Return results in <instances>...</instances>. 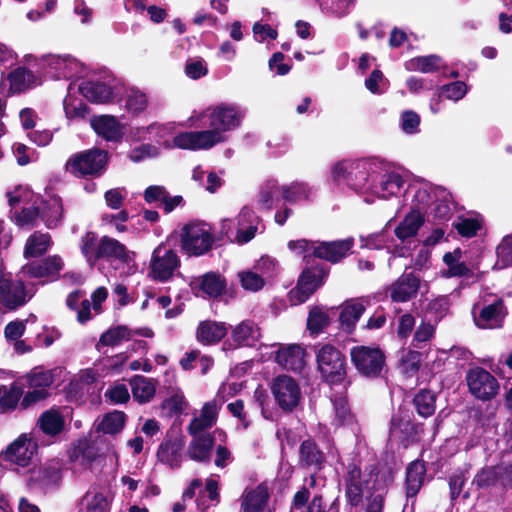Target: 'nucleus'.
I'll return each mask as SVG.
<instances>
[{
  "label": "nucleus",
  "mask_w": 512,
  "mask_h": 512,
  "mask_svg": "<svg viewBox=\"0 0 512 512\" xmlns=\"http://www.w3.org/2000/svg\"><path fill=\"white\" fill-rule=\"evenodd\" d=\"M115 88L113 80L107 82L85 81L79 86V91L91 102L107 103L113 98Z\"/></svg>",
  "instance_id": "nucleus-24"
},
{
  "label": "nucleus",
  "mask_w": 512,
  "mask_h": 512,
  "mask_svg": "<svg viewBox=\"0 0 512 512\" xmlns=\"http://www.w3.org/2000/svg\"><path fill=\"white\" fill-rule=\"evenodd\" d=\"M83 500L86 501L87 512H108L111 495H104L102 492L88 491Z\"/></svg>",
  "instance_id": "nucleus-50"
},
{
  "label": "nucleus",
  "mask_w": 512,
  "mask_h": 512,
  "mask_svg": "<svg viewBox=\"0 0 512 512\" xmlns=\"http://www.w3.org/2000/svg\"><path fill=\"white\" fill-rule=\"evenodd\" d=\"M443 262L447 269L442 272V275L446 278L463 277L472 279L473 282L479 279L478 266L474 263L467 264L462 259V251L459 248L445 253Z\"/></svg>",
  "instance_id": "nucleus-18"
},
{
  "label": "nucleus",
  "mask_w": 512,
  "mask_h": 512,
  "mask_svg": "<svg viewBox=\"0 0 512 512\" xmlns=\"http://www.w3.org/2000/svg\"><path fill=\"white\" fill-rule=\"evenodd\" d=\"M281 192V187L274 180L267 181L257 196L258 209L269 211L273 208L275 200Z\"/></svg>",
  "instance_id": "nucleus-44"
},
{
  "label": "nucleus",
  "mask_w": 512,
  "mask_h": 512,
  "mask_svg": "<svg viewBox=\"0 0 512 512\" xmlns=\"http://www.w3.org/2000/svg\"><path fill=\"white\" fill-rule=\"evenodd\" d=\"M364 311L365 304L362 300H355L347 303L342 308L339 316L342 328L347 332H351Z\"/></svg>",
  "instance_id": "nucleus-39"
},
{
  "label": "nucleus",
  "mask_w": 512,
  "mask_h": 512,
  "mask_svg": "<svg viewBox=\"0 0 512 512\" xmlns=\"http://www.w3.org/2000/svg\"><path fill=\"white\" fill-rule=\"evenodd\" d=\"M316 362L322 377L331 384L344 380L346 375L345 356L331 344L319 346L316 351Z\"/></svg>",
  "instance_id": "nucleus-6"
},
{
  "label": "nucleus",
  "mask_w": 512,
  "mask_h": 512,
  "mask_svg": "<svg viewBox=\"0 0 512 512\" xmlns=\"http://www.w3.org/2000/svg\"><path fill=\"white\" fill-rule=\"evenodd\" d=\"M219 406L216 400L205 403L200 415L195 417L188 426L190 435L205 434L204 431L216 423Z\"/></svg>",
  "instance_id": "nucleus-28"
},
{
  "label": "nucleus",
  "mask_w": 512,
  "mask_h": 512,
  "mask_svg": "<svg viewBox=\"0 0 512 512\" xmlns=\"http://www.w3.org/2000/svg\"><path fill=\"white\" fill-rule=\"evenodd\" d=\"M37 451L38 443L32 434L23 433L0 454V461H6L20 467H27Z\"/></svg>",
  "instance_id": "nucleus-10"
},
{
  "label": "nucleus",
  "mask_w": 512,
  "mask_h": 512,
  "mask_svg": "<svg viewBox=\"0 0 512 512\" xmlns=\"http://www.w3.org/2000/svg\"><path fill=\"white\" fill-rule=\"evenodd\" d=\"M41 219L48 228L57 227L63 219L62 201L57 196H52L42 202Z\"/></svg>",
  "instance_id": "nucleus-35"
},
{
  "label": "nucleus",
  "mask_w": 512,
  "mask_h": 512,
  "mask_svg": "<svg viewBox=\"0 0 512 512\" xmlns=\"http://www.w3.org/2000/svg\"><path fill=\"white\" fill-rule=\"evenodd\" d=\"M466 381L470 393L479 400H490L498 394L499 384L496 378L483 368L471 369Z\"/></svg>",
  "instance_id": "nucleus-12"
},
{
  "label": "nucleus",
  "mask_w": 512,
  "mask_h": 512,
  "mask_svg": "<svg viewBox=\"0 0 512 512\" xmlns=\"http://www.w3.org/2000/svg\"><path fill=\"white\" fill-rule=\"evenodd\" d=\"M237 230L235 236V242L239 244H245L252 240L258 230L259 217L255 215L254 211L245 206L241 209L239 215L236 218Z\"/></svg>",
  "instance_id": "nucleus-22"
},
{
  "label": "nucleus",
  "mask_w": 512,
  "mask_h": 512,
  "mask_svg": "<svg viewBox=\"0 0 512 512\" xmlns=\"http://www.w3.org/2000/svg\"><path fill=\"white\" fill-rule=\"evenodd\" d=\"M193 437L188 448V454L191 459L196 461L209 460L211 450L214 445L216 438L224 439L225 433L222 430H215L213 435L211 434H196L191 435Z\"/></svg>",
  "instance_id": "nucleus-20"
},
{
  "label": "nucleus",
  "mask_w": 512,
  "mask_h": 512,
  "mask_svg": "<svg viewBox=\"0 0 512 512\" xmlns=\"http://www.w3.org/2000/svg\"><path fill=\"white\" fill-rule=\"evenodd\" d=\"M270 497L269 489L265 482L251 490H245L242 508L244 512H259L264 510Z\"/></svg>",
  "instance_id": "nucleus-34"
},
{
  "label": "nucleus",
  "mask_w": 512,
  "mask_h": 512,
  "mask_svg": "<svg viewBox=\"0 0 512 512\" xmlns=\"http://www.w3.org/2000/svg\"><path fill=\"white\" fill-rule=\"evenodd\" d=\"M467 91V85L462 81L452 82L442 86L441 88L443 97L455 102L462 99L466 95Z\"/></svg>",
  "instance_id": "nucleus-61"
},
{
  "label": "nucleus",
  "mask_w": 512,
  "mask_h": 512,
  "mask_svg": "<svg viewBox=\"0 0 512 512\" xmlns=\"http://www.w3.org/2000/svg\"><path fill=\"white\" fill-rule=\"evenodd\" d=\"M420 280L412 273L400 276L388 289L393 302H407L414 298L419 289Z\"/></svg>",
  "instance_id": "nucleus-19"
},
{
  "label": "nucleus",
  "mask_w": 512,
  "mask_h": 512,
  "mask_svg": "<svg viewBox=\"0 0 512 512\" xmlns=\"http://www.w3.org/2000/svg\"><path fill=\"white\" fill-rule=\"evenodd\" d=\"M434 194V188L426 181L417 180L409 184L407 195L411 196V211H425L433 202Z\"/></svg>",
  "instance_id": "nucleus-25"
},
{
  "label": "nucleus",
  "mask_w": 512,
  "mask_h": 512,
  "mask_svg": "<svg viewBox=\"0 0 512 512\" xmlns=\"http://www.w3.org/2000/svg\"><path fill=\"white\" fill-rule=\"evenodd\" d=\"M8 203L11 207V211L17 210V206L20 204H28L34 198L33 192L23 186H17L14 190L7 192Z\"/></svg>",
  "instance_id": "nucleus-56"
},
{
  "label": "nucleus",
  "mask_w": 512,
  "mask_h": 512,
  "mask_svg": "<svg viewBox=\"0 0 512 512\" xmlns=\"http://www.w3.org/2000/svg\"><path fill=\"white\" fill-rule=\"evenodd\" d=\"M246 117V109L236 103H219L202 110H194L187 119L189 127L205 128L199 131L178 133L171 141H164L166 148L184 150H209L227 141V133L238 129Z\"/></svg>",
  "instance_id": "nucleus-1"
},
{
  "label": "nucleus",
  "mask_w": 512,
  "mask_h": 512,
  "mask_svg": "<svg viewBox=\"0 0 512 512\" xmlns=\"http://www.w3.org/2000/svg\"><path fill=\"white\" fill-rule=\"evenodd\" d=\"M275 360L287 370H300L304 365V350L297 344L282 346L277 351Z\"/></svg>",
  "instance_id": "nucleus-31"
},
{
  "label": "nucleus",
  "mask_w": 512,
  "mask_h": 512,
  "mask_svg": "<svg viewBox=\"0 0 512 512\" xmlns=\"http://www.w3.org/2000/svg\"><path fill=\"white\" fill-rule=\"evenodd\" d=\"M133 398L139 403L152 400L156 392V384L152 379L136 375L130 380Z\"/></svg>",
  "instance_id": "nucleus-38"
},
{
  "label": "nucleus",
  "mask_w": 512,
  "mask_h": 512,
  "mask_svg": "<svg viewBox=\"0 0 512 512\" xmlns=\"http://www.w3.org/2000/svg\"><path fill=\"white\" fill-rule=\"evenodd\" d=\"M34 75L25 68H17L9 74L10 87L14 92H20L30 86Z\"/></svg>",
  "instance_id": "nucleus-55"
},
{
  "label": "nucleus",
  "mask_w": 512,
  "mask_h": 512,
  "mask_svg": "<svg viewBox=\"0 0 512 512\" xmlns=\"http://www.w3.org/2000/svg\"><path fill=\"white\" fill-rule=\"evenodd\" d=\"M11 218L20 227L32 228L38 224L41 215L38 207L31 206L11 211Z\"/></svg>",
  "instance_id": "nucleus-49"
},
{
  "label": "nucleus",
  "mask_w": 512,
  "mask_h": 512,
  "mask_svg": "<svg viewBox=\"0 0 512 512\" xmlns=\"http://www.w3.org/2000/svg\"><path fill=\"white\" fill-rule=\"evenodd\" d=\"M126 415L122 411H112L107 413L100 422L97 423V430L106 434L119 433L125 425Z\"/></svg>",
  "instance_id": "nucleus-47"
},
{
  "label": "nucleus",
  "mask_w": 512,
  "mask_h": 512,
  "mask_svg": "<svg viewBox=\"0 0 512 512\" xmlns=\"http://www.w3.org/2000/svg\"><path fill=\"white\" fill-rule=\"evenodd\" d=\"M288 249L308 263L310 258H316L317 241H308L306 239L291 240L288 242Z\"/></svg>",
  "instance_id": "nucleus-52"
},
{
  "label": "nucleus",
  "mask_w": 512,
  "mask_h": 512,
  "mask_svg": "<svg viewBox=\"0 0 512 512\" xmlns=\"http://www.w3.org/2000/svg\"><path fill=\"white\" fill-rule=\"evenodd\" d=\"M107 152L100 149H89L73 154L66 162V171L75 177H98L106 168Z\"/></svg>",
  "instance_id": "nucleus-4"
},
{
  "label": "nucleus",
  "mask_w": 512,
  "mask_h": 512,
  "mask_svg": "<svg viewBox=\"0 0 512 512\" xmlns=\"http://www.w3.org/2000/svg\"><path fill=\"white\" fill-rule=\"evenodd\" d=\"M36 426L43 434L53 438L63 432L65 418L59 409L51 408L39 416Z\"/></svg>",
  "instance_id": "nucleus-29"
},
{
  "label": "nucleus",
  "mask_w": 512,
  "mask_h": 512,
  "mask_svg": "<svg viewBox=\"0 0 512 512\" xmlns=\"http://www.w3.org/2000/svg\"><path fill=\"white\" fill-rule=\"evenodd\" d=\"M180 265L177 253L168 243L159 244L153 251L150 261V275L164 282L170 279Z\"/></svg>",
  "instance_id": "nucleus-9"
},
{
  "label": "nucleus",
  "mask_w": 512,
  "mask_h": 512,
  "mask_svg": "<svg viewBox=\"0 0 512 512\" xmlns=\"http://www.w3.org/2000/svg\"><path fill=\"white\" fill-rule=\"evenodd\" d=\"M58 369L44 370L43 368H35L28 375L29 390L22 401L25 407L30 406L47 397V388L54 382V377L58 373Z\"/></svg>",
  "instance_id": "nucleus-14"
},
{
  "label": "nucleus",
  "mask_w": 512,
  "mask_h": 512,
  "mask_svg": "<svg viewBox=\"0 0 512 512\" xmlns=\"http://www.w3.org/2000/svg\"><path fill=\"white\" fill-rule=\"evenodd\" d=\"M333 405L335 417L332 424L335 427L351 425L354 421V416L348 407L347 400L344 397L337 398L334 400Z\"/></svg>",
  "instance_id": "nucleus-53"
},
{
  "label": "nucleus",
  "mask_w": 512,
  "mask_h": 512,
  "mask_svg": "<svg viewBox=\"0 0 512 512\" xmlns=\"http://www.w3.org/2000/svg\"><path fill=\"white\" fill-rule=\"evenodd\" d=\"M35 61L38 69L55 79L82 77L85 73V66L68 54H48Z\"/></svg>",
  "instance_id": "nucleus-5"
},
{
  "label": "nucleus",
  "mask_w": 512,
  "mask_h": 512,
  "mask_svg": "<svg viewBox=\"0 0 512 512\" xmlns=\"http://www.w3.org/2000/svg\"><path fill=\"white\" fill-rule=\"evenodd\" d=\"M260 338V328L251 320H244L231 329V339L238 347H253Z\"/></svg>",
  "instance_id": "nucleus-26"
},
{
  "label": "nucleus",
  "mask_w": 512,
  "mask_h": 512,
  "mask_svg": "<svg viewBox=\"0 0 512 512\" xmlns=\"http://www.w3.org/2000/svg\"><path fill=\"white\" fill-rule=\"evenodd\" d=\"M253 269L266 281V279H271L278 273L279 266L274 258L263 256L256 262Z\"/></svg>",
  "instance_id": "nucleus-58"
},
{
  "label": "nucleus",
  "mask_w": 512,
  "mask_h": 512,
  "mask_svg": "<svg viewBox=\"0 0 512 512\" xmlns=\"http://www.w3.org/2000/svg\"><path fill=\"white\" fill-rule=\"evenodd\" d=\"M90 123L94 131L108 141L119 140L122 136V126L114 116L93 117Z\"/></svg>",
  "instance_id": "nucleus-30"
},
{
  "label": "nucleus",
  "mask_w": 512,
  "mask_h": 512,
  "mask_svg": "<svg viewBox=\"0 0 512 512\" xmlns=\"http://www.w3.org/2000/svg\"><path fill=\"white\" fill-rule=\"evenodd\" d=\"M300 464L311 470H320L325 462L324 453L313 440L303 441L299 448Z\"/></svg>",
  "instance_id": "nucleus-33"
},
{
  "label": "nucleus",
  "mask_w": 512,
  "mask_h": 512,
  "mask_svg": "<svg viewBox=\"0 0 512 512\" xmlns=\"http://www.w3.org/2000/svg\"><path fill=\"white\" fill-rule=\"evenodd\" d=\"M282 198L292 204L309 200L313 190L306 183L293 182L281 187Z\"/></svg>",
  "instance_id": "nucleus-42"
},
{
  "label": "nucleus",
  "mask_w": 512,
  "mask_h": 512,
  "mask_svg": "<svg viewBox=\"0 0 512 512\" xmlns=\"http://www.w3.org/2000/svg\"><path fill=\"white\" fill-rule=\"evenodd\" d=\"M51 245V237L48 233L35 232L25 245V257H37L44 254Z\"/></svg>",
  "instance_id": "nucleus-45"
},
{
  "label": "nucleus",
  "mask_w": 512,
  "mask_h": 512,
  "mask_svg": "<svg viewBox=\"0 0 512 512\" xmlns=\"http://www.w3.org/2000/svg\"><path fill=\"white\" fill-rule=\"evenodd\" d=\"M180 247L188 256H202L209 252L214 243L212 229L203 221H191L182 226L179 232Z\"/></svg>",
  "instance_id": "nucleus-3"
},
{
  "label": "nucleus",
  "mask_w": 512,
  "mask_h": 512,
  "mask_svg": "<svg viewBox=\"0 0 512 512\" xmlns=\"http://www.w3.org/2000/svg\"><path fill=\"white\" fill-rule=\"evenodd\" d=\"M122 101L125 110L133 116L142 113L148 106L147 95L137 88L126 89Z\"/></svg>",
  "instance_id": "nucleus-40"
},
{
  "label": "nucleus",
  "mask_w": 512,
  "mask_h": 512,
  "mask_svg": "<svg viewBox=\"0 0 512 512\" xmlns=\"http://www.w3.org/2000/svg\"><path fill=\"white\" fill-rule=\"evenodd\" d=\"M414 403L419 415L429 417L435 411V396L432 392L423 390L416 394Z\"/></svg>",
  "instance_id": "nucleus-54"
},
{
  "label": "nucleus",
  "mask_w": 512,
  "mask_h": 512,
  "mask_svg": "<svg viewBox=\"0 0 512 512\" xmlns=\"http://www.w3.org/2000/svg\"><path fill=\"white\" fill-rule=\"evenodd\" d=\"M473 321L480 329L501 328L507 315L504 301L496 296L482 299L475 303L471 310Z\"/></svg>",
  "instance_id": "nucleus-7"
},
{
  "label": "nucleus",
  "mask_w": 512,
  "mask_h": 512,
  "mask_svg": "<svg viewBox=\"0 0 512 512\" xmlns=\"http://www.w3.org/2000/svg\"><path fill=\"white\" fill-rule=\"evenodd\" d=\"M450 300L448 296H439L428 304V312L434 315L435 321L442 319L448 312Z\"/></svg>",
  "instance_id": "nucleus-64"
},
{
  "label": "nucleus",
  "mask_w": 512,
  "mask_h": 512,
  "mask_svg": "<svg viewBox=\"0 0 512 512\" xmlns=\"http://www.w3.org/2000/svg\"><path fill=\"white\" fill-rule=\"evenodd\" d=\"M435 334V325L430 322L423 321L416 329L412 345L421 348V343L430 341Z\"/></svg>",
  "instance_id": "nucleus-63"
},
{
  "label": "nucleus",
  "mask_w": 512,
  "mask_h": 512,
  "mask_svg": "<svg viewBox=\"0 0 512 512\" xmlns=\"http://www.w3.org/2000/svg\"><path fill=\"white\" fill-rule=\"evenodd\" d=\"M228 328L224 322L211 320L202 321L197 328V340L205 345L221 341L227 334Z\"/></svg>",
  "instance_id": "nucleus-32"
},
{
  "label": "nucleus",
  "mask_w": 512,
  "mask_h": 512,
  "mask_svg": "<svg viewBox=\"0 0 512 512\" xmlns=\"http://www.w3.org/2000/svg\"><path fill=\"white\" fill-rule=\"evenodd\" d=\"M351 361L366 377H378L385 367L384 353L377 347L357 346L351 349Z\"/></svg>",
  "instance_id": "nucleus-8"
},
{
  "label": "nucleus",
  "mask_w": 512,
  "mask_h": 512,
  "mask_svg": "<svg viewBox=\"0 0 512 512\" xmlns=\"http://www.w3.org/2000/svg\"><path fill=\"white\" fill-rule=\"evenodd\" d=\"M483 220L480 216H461L453 223L454 228L463 237H473L482 228Z\"/></svg>",
  "instance_id": "nucleus-48"
},
{
  "label": "nucleus",
  "mask_w": 512,
  "mask_h": 512,
  "mask_svg": "<svg viewBox=\"0 0 512 512\" xmlns=\"http://www.w3.org/2000/svg\"><path fill=\"white\" fill-rule=\"evenodd\" d=\"M354 241L352 238L331 242H318L316 258L337 263L345 258L352 249Z\"/></svg>",
  "instance_id": "nucleus-23"
},
{
  "label": "nucleus",
  "mask_w": 512,
  "mask_h": 512,
  "mask_svg": "<svg viewBox=\"0 0 512 512\" xmlns=\"http://www.w3.org/2000/svg\"><path fill=\"white\" fill-rule=\"evenodd\" d=\"M242 287L249 291H258L265 285V280L254 269L239 273Z\"/></svg>",
  "instance_id": "nucleus-59"
},
{
  "label": "nucleus",
  "mask_w": 512,
  "mask_h": 512,
  "mask_svg": "<svg viewBox=\"0 0 512 512\" xmlns=\"http://www.w3.org/2000/svg\"><path fill=\"white\" fill-rule=\"evenodd\" d=\"M271 391L276 403L284 411H292L301 399L298 383L287 375L276 377L272 382Z\"/></svg>",
  "instance_id": "nucleus-13"
},
{
  "label": "nucleus",
  "mask_w": 512,
  "mask_h": 512,
  "mask_svg": "<svg viewBox=\"0 0 512 512\" xmlns=\"http://www.w3.org/2000/svg\"><path fill=\"white\" fill-rule=\"evenodd\" d=\"M63 106L65 115L69 120L81 121L89 115L88 106L80 98L70 94L64 99Z\"/></svg>",
  "instance_id": "nucleus-46"
},
{
  "label": "nucleus",
  "mask_w": 512,
  "mask_h": 512,
  "mask_svg": "<svg viewBox=\"0 0 512 512\" xmlns=\"http://www.w3.org/2000/svg\"><path fill=\"white\" fill-rule=\"evenodd\" d=\"M502 267L512 265V234L505 236L496 249Z\"/></svg>",
  "instance_id": "nucleus-62"
},
{
  "label": "nucleus",
  "mask_w": 512,
  "mask_h": 512,
  "mask_svg": "<svg viewBox=\"0 0 512 512\" xmlns=\"http://www.w3.org/2000/svg\"><path fill=\"white\" fill-rule=\"evenodd\" d=\"M134 334H139L148 338H151L154 335L153 331L149 328H141L133 332L126 326H116L110 328L101 335L97 348L100 349L103 346L119 345L121 342L131 339Z\"/></svg>",
  "instance_id": "nucleus-27"
},
{
  "label": "nucleus",
  "mask_w": 512,
  "mask_h": 512,
  "mask_svg": "<svg viewBox=\"0 0 512 512\" xmlns=\"http://www.w3.org/2000/svg\"><path fill=\"white\" fill-rule=\"evenodd\" d=\"M63 267L62 259L58 256L49 257L43 261H35L23 267L22 273L30 278L54 279Z\"/></svg>",
  "instance_id": "nucleus-21"
},
{
  "label": "nucleus",
  "mask_w": 512,
  "mask_h": 512,
  "mask_svg": "<svg viewBox=\"0 0 512 512\" xmlns=\"http://www.w3.org/2000/svg\"><path fill=\"white\" fill-rule=\"evenodd\" d=\"M81 254L90 267H94L100 260V238L93 231H88L81 236L79 242Z\"/></svg>",
  "instance_id": "nucleus-37"
},
{
  "label": "nucleus",
  "mask_w": 512,
  "mask_h": 512,
  "mask_svg": "<svg viewBox=\"0 0 512 512\" xmlns=\"http://www.w3.org/2000/svg\"><path fill=\"white\" fill-rule=\"evenodd\" d=\"M424 223L423 214L417 211H410L395 228V235L401 241L415 237Z\"/></svg>",
  "instance_id": "nucleus-36"
},
{
  "label": "nucleus",
  "mask_w": 512,
  "mask_h": 512,
  "mask_svg": "<svg viewBox=\"0 0 512 512\" xmlns=\"http://www.w3.org/2000/svg\"><path fill=\"white\" fill-rule=\"evenodd\" d=\"M391 436L400 440L405 446L414 440L415 428L409 418H400L396 415L391 420Z\"/></svg>",
  "instance_id": "nucleus-43"
},
{
  "label": "nucleus",
  "mask_w": 512,
  "mask_h": 512,
  "mask_svg": "<svg viewBox=\"0 0 512 512\" xmlns=\"http://www.w3.org/2000/svg\"><path fill=\"white\" fill-rule=\"evenodd\" d=\"M185 75L193 80L200 79L208 74V66L200 57L189 58L184 68Z\"/></svg>",
  "instance_id": "nucleus-57"
},
{
  "label": "nucleus",
  "mask_w": 512,
  "mask_h": 512,
  "mask_svg": "<svg viewBox=\"0 0 512 512\" xmlns=\"http://www.w3.org/2000/svg\"><path fill=\"white\" fill-rule=\"evenodd\" d=\"M376 168V163L368 159L342 160L331 167V176L357 193H369Z\"/></svg>",
  "instance_id": "nucleus-2"
},
{
  "label": "nucleus",
  "mask_w": 512,
  "mask_h": 512,
  "mask_svg": "<svg viewBox=\"0 0 512 512\" xmlns=\"http://www.w3.org/2000/svg\"><path fill=\"white\" fill-rule=\"evenodd\" d=\"M224 279L216 273H207L202 277L200 288L210 297H217L225 288Z\"/></svg>",
  "instance_id": "nucleus-51"
},
{
  "label": "nucleus",
  "mask_w": 512,
  "mask_h": 512,
  "mask_svg": "<svg viewBox=\"0 0 512 512\" xmlns=\"http://www.w3.org/2000/svg\"><path fill=\"white\" fill-rule=\"evenodd\" d=\"M100 259L115 260L123 265L124 273L131 275L136 272L135 252L130 251L120 241L103 236L100 238Z\"/></svg>",
  "instance_id": "nucleus-11"
},
{
  "label": "nucleus",
  "mask_w": 512,
  "mask_h": 512,
  "mask_svg": "<svg viewBox=\"0 0 512 512\" xmlns=\"http://www.w3.org/2000/svg\"><path fill=\"white\" fill-rule=\"evenodd\" d=\"M327 272L323 268H309L303 271L297 286L290 291V299L293 304L305 302L317 288H319Z\"/></svg>",
  "instance_id": "nucleus-15"
},
{
  "label": "nucleus",
  "mask_w": 512,
  "mask_h": 512,
  "mask_svg": "<svg viewBox=\"0 0 512 512\" xmlns=\"http://www.w3.org/2000/svg\"><path fill=\"white\" fill-rule=\"evenodd\" d=\"M442 59L437 55L415 57L405 62L407 71H419L422 73H431L443 67Z\"/></svg>",
  "instance_id": "nucleus-41"
},
{
  "label": "nucleus",
  "mask_w": 512,
  "mask_h": 512,
  "mask_svg": "<svg viewBox=\"0 0 512 512\" xmlns=\"http://www.w3.org/2000/svg\"><path fill=\"white\" fill-rule=\"evenodd\" d=\"M405 180L401 173L396 170H385L375 173L371 180L370 194L379 198L387 199L396 196L402 190Z\"/></svg>",
  "instance_id": "nucleus-16"
},
{
  "label": "nucleus",
  "mask_w": 512,
  "mask_h": 512,
  "mask_svg": "<svg viewBox=\"0 0 512 512\" xmlns=\"http://www.w3.org/2000/svg\"><path fill=\"white\" fill-rule=\"evenodd\" d=\"M184 445L185 442L181 435L173 432L167 433L157 450L158 461L172 469L178 468L183 459Z\"/></svg>",
  "instance_id": "nucleus-17"
},
{
  "label": "nucleus",
  "mask_w": 512,
  "mask_h": 512,
  "mask_svg": "<svg viewBox=\"0 0 512 512\" xmlns=\"http://www.w3.org/2000/svg\"><path fill=\"white\" fill-rule=\"evenodd\" d=\"M328 324V316L321 309L315 308L310 311L307 319V327L311 333H319Z\"/></svg>",
  "instance_id": "nucleus-60"
}]
</instances>
